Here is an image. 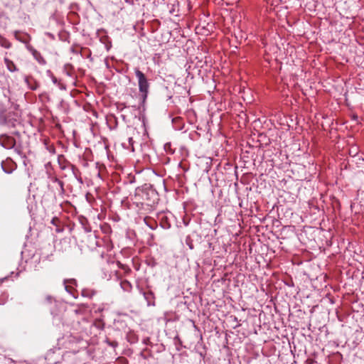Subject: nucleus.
Segmentation results:
<instances>
[{
  "label": "nucleus",
  "mask_w": 364,
  "mask_h": 364,
  "mask_svg": "<svg viewBox=\"0 0 364 364\" xmlns=\"http://www.w3.org/2000/svg\"><path fill=\"white\" fill-rule=\"evenodd\" d=\"M191 236L194 239V241L200 242V240L202 239L201 233H198L196 230H195L192 232V235Z\"/></svg>",
  "instance_id": "36"
},
{
  "label": "nucleus",
  "mask_w": 364,
  "mask_h": 364,
  "mask_svg": "<svg viewBox=\"0 0 364 364\" xmlns=\"http://www.w3.org/2000/svg\"><path fill=\"white\" fill-rule=\"evenodd\" d=\"M97 291L95 289L84 288L81 291V295L83 297H87L89 299L92 298L94 295H95Z\"/></svg>",
  "instance_id": "20"
},
{
  "label": "nucleus",
  "mask_w": 364,
  "mask_h": 364,
  "mask_svg": "<svg viewBox=\"0 0 364 364\" xmlns=\"http://www.w3.org/2000/svg\"><path fill=\"white\" fill-rule=\"evenodd\" d=\"M6 279V277H4L3 279H0V284L5 280Z\"/></svg>",
  "instance_id": "62"
},
{
  "label": "nucleus",
  "mask_w": 364,
  "mask_h": 364,
  "mask_svg": "<svg viewBox=\"0 0 364 364\" xmlns=\"http://www.w3.org/2000/svg\"><path fill=\"white\" fill-rule=\"evenodd\" d=\"M96 305H93L92 309L94 310L95 313H101L104 311V307L99 306L97 309H95Z\"/></svg>",
  "instance_id": "46"
},
{
  "label": "nucleus",
  "mask_w": 364,
  "mask_h": 364,
  "mask_svg": "<svg viewBox=\"0 0 364 364\" xmlns=\"http://www.w3.org/2000/svg\"><path fill=\"white\" fill-rule=\"evenodd\" d=\"M174 341L176 349L180 350L182 348V341L178 335L174 338Z\"/></svg>",
  "instance_id": "40"
},
{
  "label": "nucleus",
  "mask_w": 364,
  "mask_h": 364,
  "mask_svg": "<svg viewBox=\"0 0 364 364\" xmlns=\"http://www.w3.org/2000/svg\"><path fill=\"white\" fill-rule=\"evenodd\" d=\"M164 150L169 154H173L175 152V150L172 149V144L171 142H167L164 144Z\"/></svg>",
  "instance_id": "35"
},
{
  "label": "nucleus",
  "mask_w": 364,
  "mask_h": 364,
  "mask_svg": "<svg viewBox=\"0 0 364 364\" xmlns=\"http://www.w3.org/2000/svg\"><path fill=\"white\" fill-rule=\"evenodd\" d=\"M284 284L289 287H294V283L291 277L284 280Z\"/></svg>",
  "instance_id": "43"
},
{
  "label": "nucleus",
  "mask_w": 364,
  "mask_h": 364,
  "mask_svg": "<svg viewBox=\"0 0 364 364\" xmlns=\"http://www.w3.org/2000/svg\"><path fill=\"white\" fill-rule=\"evenodd\" d=\"M116 107L117 110L122 111L124 108L127 107L126 103L124 102H116L115 103Z\"/></svg>",
  "instance_id": "42"
},
{
  "label": "nucleus",
  "mask_w": 364,
  "mask_h": 364,
  "mask_svg": "<svg viewBox=\"0 0 364 364\" xmlns=\"http://www.w3.org/2000/svg\"><path fill=\"white\" fill-rule=\"evenodd\" d=\"M208 247L211 252H214L215 250V244L211 242H208Z\"/></svg>",
  "instance_id": "47"
},
{
  "label": "nucleus",
  "mask_w": 364,
  "mask_h": 364,
  "mask_svg": "<svg viewBox=\"0 0 364 364\" xmlns=\"http://www.w3.org/2000/svg\"><path fill=\"white\" fill-rule=\"evenodd\" d=\"M185 242L190 250H193L195 248L193 244L194 239L191 235L186 236Z\"/></svg>",
  "instance_id": "33"
},
{
  "label": "nucleus",
  "mask_w": 364,
  "mask_h": 364,
  "mask_svg": "<svg viewBox=\"0 0 364 364\" xmlns=\"http://www.w3.org/2000/svg\"><path fill=\"white\" fill-rule=\"evenodd\" d=\"M127 140H128V144L127 145L125 143H122V146L127 149H131L132 151H134V140H133V138L132 136H128L127 137Z\"/></svg>",
  "instance_id": "30"
},
{
  "label": "nucleus",
  "mask_w": 364,
  "mask_h": 364,
  "mask_svg": "<svg viewBox=\"0 0 364 364\" xmlns=\"http://www.w3.org/2000/svg\"><path fill=\"white\" fill-rule=\"evenodd\" d=\"M349 154H350V155H351L353 156H356L358 155L357 148H355L353 150H350Z\"/></svg>",
  "instance_id": "49"
},
{
  "label": "nucleus",
  "mask_w": 364,
  "mask_h": 364,
  "mask_svg": "<svg viewBox=\"0 0 364 364\" xmlns=\"http://www.w3.org/2000/svg\"><path fill=\"white\" fill-rule=\"evenodd\" d=\"M0 46L5 48H9L11 46V43L0 34Z\"/></svg>",
  "instance_id": "31"
},
{
  "label": "nucleus",
  "mask_w": 364,
  "mask_h": 364,
  "mask_svg": "<svg viewBox=\"0 0 364 364\" xmlns=\"http://www.w3.org/2000/svg\"><path fill=\"white\" fill-rule=\"evenodd\" d=\"M196 351L200 355V358L204 359L205 358V355L207 354L206 348L205 346H203L202 344H200L196 346Z\"/></svg>",
  "instance_id": "27"
},
{
  "label": "nucleus",
  "mask_w": 364,
  "mask_h": 364,
  "mask_svg": "<svg viewBox=\"0 0 364 364\" xmlns=\"http://www.w3.org/2000/svg\"><path fill=\"white\" fill-rule=\"evenodd\" d=\"M82 307H85V304L79 305L78 308L73 311V313L75 314V316L83 315L84 314L85 310H83L82 309Z\"/></svg>",
  "instance_id": "37"
},
{
  "label": "nucleus",
  "mask_w": 364,
  "mask_h": 364,
  "mask_svg": "<svg viewBox=\"0 0 364 364\" xmlns=\"http://www.w3.org/2000/svg\"><path fill=\"white\" fill-rule=\"evenodd\" d=\"M215 254H219L220 252L218 250V247H215V250L214 251Z\"/></svg>",
  "instance_id": "64"
},
{
  "label": "nucleus",
  "mask_w": 364,
  "mask_h": 364,
  "mask_svg": "<svg viewBox=\"0 0 364 364\" xmlns=\"http://www.w3.org/2000/svg\"><path fill=\"white\" fill-rule=\"evenodd\" d=\"M234 321L237 322V324L233 326V328H236L237 327L240 326V323L238 322L237 318L236 316H234Z\"/></svg>",
  "instance_id": "52"
},
{
  "label": "nucleus",
  "mask_w": 364,
  "mask_h": 364,
  "mask_svg": "<svg viewBox=\"0 0 364 364\" xmlns=\"http://www.w3.org/2000/svg\"><path fill=\"white\" fill-rule=\"evenodd\" d=\"M68 167L70 168L75 177V178L77 180V181L80 182V183H83L82 178L81 177V171L79 170L78 168L76 167L74 164H71L70 162H68Z\"/></svg>",
  "instance_id": "14"
},
{
  "label": "nucleus",
  "mask_w": 364,
  "mask_h": 364,
  "mask_svg": "<svg viewBox=\"0 0 364 364\" xmlns=\"http://www.w3.org/2000/svg\"><path fill=\"white\" fill-rule=\"evenodd\" d=\"M46 35L49 36L51 39H54V36L50 33H47Z\"/></svg>",
  "instance_id": "58"
},
{
  "label": "nucleus",
  "mask_w": 364,
  "mask_h": 364,
  "mask_svg": "<svg viewBox=\"0 0 364 364\" xmlns=\"http://www.w3.org/2000/svg\"><path fill=\"white\" fill-rule=\"evenodd\" d=\"M127 333H129V327L126 321L121 318L114 319L109 336H113V338L122 339Z\"/></svg>",
  "instance_id": "5"
},
{
  "label": "nucleus",
  "mask_w": 364,
  "mask_h": 364,
  "mask_svg": "<svg viewBox=\"0 0 364 364\" xmlns=\"http://www.w3.org/2000/svg\"><path fill=\"white\" fill-rule=\"evenodd\" d=\"M167 6L168 8L169 13L176 16H178V14H176V12H178V6L179 3L177 0H174L173 3L168 4Z\"/></svg>",
  "instance_id": "18"
},
{
  "label": "nucleus",
  "mask_w": 364,
  "mask_h": 364,
  "mask_svg": "<svg viewBox=\"0 0 364 364\" xmlns=\"http://www.w3.org/2000/svg\"><path fill=\"white\" fill-rule=\"evenodd\" d=\"M50 152L55 153V148L53 147L52 149H49Z\"/></svg>",
  "instance_id": "63"
},
{
  "label": "nucleus",
  "mask_w": 364,
  "mask_h": 364,
  "mask_svg": "<svg viewBox=\"0 0 364 364\" xmlns=\"http://www.w3.org/2000/svg\"><path fill=\"white\" fill-rule=\"evenodd\" d=\"M174 220V215L169 211H162L156 215V221L158 222L161 228L165 230L170 229Z\"/></svg>",
  "instance_id": "6"
},
{
  "label": "nucleus",
  "mask_w": 364,
  "mask_h": 364,
  "mask_svg": "<svg viewBox=\"0 0 364 364\" xmlns=\"http://www.w3.org/2000/svg\"><path fill=\"white\" fill-rule=\"evenodd\" d=\"M92 326H95L99 330H103L105 326V323L104 320L101 318H96L95 321L92 323Z\"/></svg>",
  "instance_id": "25"
},
{
  "label": "nucleus",
  "mask_w": 364,
  "mask_h": 364,
  "mask_svg": "<svg viewBox=\"0 0 364 364\" xmlns=\"http://www.w3.org/2000/svg\"><path fill=\"white\" fill-rule=\"evenodd\" d=\"M33 58L38 62L41 65H45L46 64V60L44 59V58L41 55V54L36 50H33L32 53Z\"/></svg>",
  "instance_id": "22"
},
{
  "label": "nucleus",
  "mask_w": 364,
  "mask_h": 364,
  "mask_svg": "<svg viewBox=\"0 0 364 364\" xmlns=\"http://www.w3.org/2000/svg\"><path fill=\"white\" fill-rule=\"evenodd\" d=\"M38 86H39L38 83H37V82L35 81V85L30 86V88H31L32 90H36Z\"/></svg>",
  "instance_id": "53"
},
{
  "label": "nucleus",
  "mask_w": 364,
  "mask_h": 364,
  "mask_svg": "<svg viewBox=\"0 0 364 364\" xmlns=\"http://www.w3.org/2000/svg\"><path fill=\"white\" fill-rule=\"evenodd\" d=\"M296 236L295 227L292 225L284 226L280 230L279 239L287 240Z\"/></svg>",
  "instance_id": "8"
},
{
  "label": "nucleus",
  "mask_w": 364,
  "mask_h": 364,
  "mask_svg": "<svg viewBox=\"0 0 364 364\" xmlns=\"http://www.w3.org/2000/svg\"><path fill=\"white\" fill-rule=\"evenodd\" d=\"M28 161H29V160H28V159H23V165H24L25 166H27V162H28Z\"/></svg>",
  "instance_id": "59"
},
{
  "label": "nucleus",
  "mask_w": 364,
  "mask_h": 364,
  "mask_svg": "<svg viewBox=\"0 0 364 364\" xmlns=\"http://www.w3.org/2000/svg\"><path fill=\"white\" fill-rule=\"evenodd\" d=\"M127 341L131 344L135 343L138 341V336L136 333L131 331L129 328V333H127L124 336Z\"/></svg>",
  "instance_id": "21"
},
{
  "label": "nucleus",
  "mask_w": 364,
  "mask_h": 364,
  "mask_svg": "<svg viewBox=\"0 0 364 364\" xmlns=\"http://www.w3.org/2000/svg\"><path fill=\"white\" fill-rule=\"evenodd\" d=\"M65 289L68 293L72 294L74 298H75V299L77 298V296H78L77 291L76 289H75V288L73 287L68 285V284H65Z\"/></svg>",
  "instance_id": "29"
},
{
  "label": "nucleus",
  "mask_w": 364,
  "mask_h": 364,
  "mask_svg": "<svg viewBox=\"0 0 364 364\" xmlns=\"http://www.w3.org/2000/svg\"><path fill=\"white\" fill-rule=\"evenodd\" d=\"M4 62L6 65L7 69L10 72H15V71L18 70V69H17L16 65L14 63V62L12 60H11L10 59H9L8 58H4Z\"/></svg>",
  "instance_id": "23"
},
{
  "label": "nucleus",
  "mask_w": 364,
  "mask_h": 364,
  "mask_svg": "<svg viewBox=\"0 0 364 364\" xmlns=\"http://www.w3.org/2000/svg\"><path fill=\"white\" fill-rule=\"evenodd\" d=\"M16 139L6 134L0 135V145L7 149H14L16 146Z\"/></svg>",
  "instance_id": "7"
},
{
  "label": "nucleus",
  "mask_w": 364,
  "mask_h": 364,
  "mask_svg": "<svg viewBox=\"0 0 364 364\" xmlns=\"http://www.w3.org/2000/svg\"><path fill=\"white\" fill-rule=\"evenodd\" d=\"M51 224L56 226V232H60L63 230V229L59 228V224L60 223V219L58 217H53L50 221Z\"/></svg>",
  "instance_id": "34"
},
{
  "label": "nucleus",
  "mask_w": 364,
  "mask_h": 364,
  "mask_svg": "<svg viewBox=\"0 0 364 364\" xmlns=\"http://www.w3.org/2000/svg\"><path fill=\"white\" fill-rule=\"evenodd\" d=\"M63 283H64V284H68V285H70V286H72V287H73V286L77 287V280L75 279H65Z\"/></svg>",
  "instance_id": "39"
},
{
  "label": "nucleus",
  "mask_w": 364,
  "mask_h": 364,
  "mask_svg": "<svg viewBox=\"0 0 364 364\" xmlns=\"http://www.w3.org/2000/svg\"><path fill=\"white\" fill-rule=\"evenodd\" d=\"M128 179L130 183H134L136 182V178L134 176L129 175Z\"/></svg>",
  "instance_id": "50"
},
{
  "label": "nucleus",
  "mask_w": 364,
  "mask_h": 364,
  "mask_svg": "<svg viewBox=\"0 0 364 364\" xmlns=\"http://www.w3.org/2000/svg\"><path fill=\"white\" fill-rule=\"evenodd\" d=\"M30 78L33 80V77H28V76H26V78H25V81H26L28 84L29 83L28 80H29V79H30Z\"/></svg>",
  "instance_id": "60"
},
{
  "label": "nucleus",
  "mask_w": 364,
  "mask_h": 364,
  "mask_svg": "<svg viewBox=\"0 0 364 364\" xmlns=\"http://www.w3.org/2000/svg\"><path fill=\"white\" fill-rule=\"evenodd\" d=\"M27 48L31 53H33V50H36L33 46L30 45L27 46Z\"/></svg>",
  "instance_id": "54"
},
{
  "label": "nucleus",
  "mask_w": 364,
  "mask_h": 364,
  "mask_svg": "<svg viewBox=\"0 0 364 364\" xmlns=\"http://www.w3.org/2000/svg\"><path fill=\"white\" fill-rule=\"evenodd\" d=\"M257 142L259 143L258 147L264 148L269 146L272 144V139L267 133L259 132L257 135Z\"/></svg>",
  "instance_id": "11"
},
{
  "label": "nucleus",
  "mask_w": 364,
  "mask_h": 364,
  "mask_svg": "<svg viewBox=\"0 0 364 364\" xmlns=\"http://www.w3.org/2000/svg\"><path fill=\"white\" fill-rule=\"evenodd\" d=\"M46 74L51 78L53 82L55 85H57L60 89L61 90H65V85L60 82L53 73V72L50 70H48L46 71Z\"/></svg>",
  "instance_id": "16"
},
{
  "label": "nucleus",
  "mask_w": 364,
  "mask_h": 364,
  "mask_svg": "<svg viewBox=\"0 0 364 364\" xmlns=\"http://www.w3.org/2000/svg\"><path fill=\"white\" fill-rule=\"evenodd\" d=\"M131 263L133 264L134 267L135 268V269L136 271H138L139 269V267H140V264L139 263H135V259L133 258L131 259Z\"/></svg>",
  "instance_id": "45"
},
{
  "label": "nucleus",
  "mask_w": 364,
  "mask_h": 364,
  "mask_svg": "<svg viewBox=\"0 0 364 364\" xmlns=\"http://www.w3.org/2000/svg\"><path fill=\"white\" fill-rule=\"evenodd\" d=\"M118 340L119 338H113V336H107L105 337V342L109 346L115 348L118 346Z\"/></svg>",
  "instance_id": "19"
},
{
  "label": "nucleus",
  "mask_w": 364,
  "mask_h": 364,
  "mask_svg": "<svg viewBox=\"0 0 364 364\" xmlns=\"http://www.w3.org/2000/svg\"><path fill=\"white\" fill-rule=\"evenodd\" d=\"M92 324L85 317L77 318L76 320H73L71 323V330L78 334V336H70L69 341L82 343L86 345L87 342L84 341L83 337H89L92 334Z\"/></svg>",
  "instance_id": "2"
},
{
  "label": "nucleus",
  "mask_w": 364,
  "mask_h": 364,
  "mask_svg": "<svg viewBox=\"0 0 364 364\" xmlns=\"http://www.w3.org/2000/svg\"><path fill=\"white\" fill-rule=\"evenodd\" d=\"M120 285L121 287L126 291H130L132 288L131 283L127 280L122 281Z\"/></svg>",
  "instance_id": "32"
},
{
  "label": "nucleus",
  "mask_w": 364,
  "mask_h": 364,
  "mask_svg": "<svg viewBox=\"0 0 364 364\" xmlns=\"http://www.w3.org/2000/svg\"><path fill=\"white\" fill-rule=\"evenodd\" d=\"M68 161L67 160H65V164H60V163L59 162V164H60V168H61V169H63V170H64V169H65V168H68Z\"/></svg>",
  "instance_id": "51"
},
{
  "label": "nucleus",
  "mask_w": 364,
  "mask_h": 364,
  "mask_svg": "<svg viewBox=\"0 0 364 364\" xmlns=\"http://www.w3.org/2000/svg\"><path fill=\"white\" fill-rule=\"evenodd\" d=\"M13 134H14L15 136H21V134L18 131H15L13 132Z\"/></svg>",
  "instance_id": "57"
},
{
  "label": "nucleus",
  "mask_w": 364,
  "mask_h": 364,
  "mask_svg": "<svg viewBox=\"0 0 364 364\" xmlns=\"http://www.w3.org/2000/svg\"><path fill=\"white\" fill-rule=\"evenodd\" d=\"M14 151L16 152L18 155H20L23 159H27V156L22 151L21 146H17L16 147H14Z\"/></svg>",
  "instance_id": "38"
},
{
  "label": "nucleus",
  "mask_w": 364,
  "mask_h": 364,
  "mask_svg": "<svg viewBox=\"0 0 364 364\" xmlns=\"http://www.w3.org/2000/svg\"><path fill=\"white\" fill-rule=\"evenodd\" d=\"M117 264L118 267L124 270L125 274H129L131 272V268L129 264H123L120 261H117Z\"/></svg>",
  "instance_id": "28"
},
{
  "label": "nucleus",
  "mask_w": 364,
  "mask_h": 364,
  "mask_svg": "<svg viewBox=\"0 0 364 364\" xmlns=\"http://www.w3.org/2000/svg\"><path fill=\"white\" fill-rule=\"evenodd\" d=\"M146 225L151 230H155L158 227V222L156 221V218L146 216L144 219Z\"/></svg>",
  "instance_id": "17"
},
{
  "label": "nucleus",
  "mask_w": 364,
  "mask_h": 364,
  "mask_svg": "<svg viewBox=\"0 0 364 364\" xmlns=\"http://www.w3.org/2000/svg\"><path fill=\"white\" fill-rule=\"evenodd\" d=\"M0 304L1 305L4 304V299L1 297H0Z\"/></svg>",
  "instance_id": "61"
},
{
  "label": "nucleus",
  "mask_w": 364,
  "mask_h": 364,
  "mask_svg": "<svg viewBox=\"0 0 364 364\" xmlns=\"http://www.w3.org/2000/svg\"><path fill=\"white\" fill-rule=\"evenodd\" d=\"M51 180L53 182L57 183V185L59 186V187L60 188V193L62 195L65 194V190L64 188V182L63 181L60 180L57 176L52 177Z\"/></svg>",
  "instance_id": "24"
},
{
  "label": "nucleus",
  "mask_w": 364,
  "mask_h": 364,
  "mask_svg": "<svg viewBox=\"0 0 364 364\" xmlns=\"http://www.w3.org/2000/svg\"><path fill=\"white\" fill-rule=\"evenodd\" d=\"M134 73L138 79L139 91L141 101L138 109H140L141 107H144L149 94L150 83L145 74L141 71L139 68H134Z\"/></svg>",
  "instance_id": "4"
},
{
  "label": "nucleus",
  "mask_w": 364,
  "mask_h": 364,
  "mask_svg": "<svg viewBox=\"0 0 364 364\" xmlns=\"http://www.w3.org/2000/svg\"><path fill=\"white\" fill-rule=\"evenodd\" d=\"M79 220L85 232L91 231V228L88 224V221L85 217H80Z\"/></svg>",
  "instance_id": "26"
},
{
  "label": "nucleus",
  "mask_w": 364,
  "mask_h": 364,
  "mask_svg": "<svg viewBox=\"0 0 364 364\" xmlns=\"http://www.w3.org/2000/svg\"><path fill=\"white\" fill-rule=\"evenodd\" d=\"M174 97L172 87L166 86L159 92V97L162 100H171Z\"/></svg>",
  "instance_id": "12"
},
{
  "label": "nucleus",
  "mask_w": 364,
  "mask_h": 364,
  "mask_svg": "<svg viewBox=\"0 0 364 364\" xmlns=\"http://www.w3.org/2000/svg\"><path fill=\"white\" fill-rule=\"evenodd\" d=\"M14 0H10L9 1L6 2L5 4V6L6 8H9L10 9H12L15 7L14 4L12 2Z\"/></svg>",
  "instance_id": "44"
},
{
  "label": "nucleus",
  "mask_w": 364,
  "mask_h": 364,
  "mask_svg": "<svg viewBox=\"0 0 364 364\" xmlns=\"http://www.w3.org/2000/svg\"><path fill=\"white\" fill-rule=\"evenodd\" d=\"M279 152V149L273 147V149H267L264 151L263 159H266L268 161L274 162V159L273 156L276 155Z\"/></svg>",
  "instance_id": "13"
},
{
  "label": "nucleus",
  "mask_w": 364,
  "mask_h": 364,
  "mask_svg": "<svg viewBox=\"0 0 364 364\" xmlns=\"http://www.w3.org/2000/svg\"><path fill=\"white\" fill-rule=\"evenodd\" d=\"M146 262L147 265L151 267H154L157 265V262H156L154 258H150L149 259H146Z\"/></svg>",
  "instance_id": "41"
},
{
  "label": "nucleus",
  "mask_w": 364,
  "mask_h": 364,
  "mask_svg": "<svg viewBox=\"0 0 364 364\" xmlns=\"http://www.w3.org/2000/svg\"><path fill=\"white\" fill-rule=\"evenodd\" d=\"M27 48L31 53H33V50H36L33 46L30 45L27 46Z\"/></svg>",
  "instance_id": "55"
},
{
  "label": "nucleus",
  "mask_w": 364,
  "mask_h": 364,
  "mask_svg": "<svg viewBox=\"0 0 364 364\" xmlns=\"http://www.w3.org/2000/svg\"><path fill=\"white\" fill-rule=\"evenodd\" d=\"M189 223H190V220H186V219H183V224H184L186 226H188V225H189Z\"/></svg>",
  "instance_id": "56"
},
{
  "label": "nucleus",
  "mask_w": 364,
  "mask_h": 364,
  "mask_svg": "<svg viewBox=\"0 0 364 364\" xmlns=\"http://www.w3.org/2000/svg\"><path fill=\"white\" fill-rule=\"evenodd\" d=\"M21 124V114L14 111H7L1 105H0V125L9 128H15Z\"/></svg>",
  "instance_id": "3"
},
{
  "label": "nucleus",
  "mask_w": 364,
  "mask_h": 364,
  "mask_svg": "<svg viewBox=\"0 0 364 364\" xmlns=\"http://www.w3.org/2000/svg\"><path fill=\"white\" fill-rule=\"evenodd\" d=\"M1 167L4 173L10 174L16 169L17 164L11 158L8 157L5 161H2Z\"/></svg>",
  "instance_id": "9"
},
{
  "label": "nucleus",
  "mask_w": 364,
  "mask_h": 364,
  "mask_svg": "<svg viewBox=\"0 0 364 364\" xmlns=\"http://www.w3.org/2000/svg\"><path fill=\"white\" fill-rule=\"evenodd\" d=\"M132 200L137 207H142L144 205L153 207L158 204L160 198L157 191L153 185L144 183L135 189Z\"/></svg>",
  "instance_id": "1"
},
{
  "label": "nucleus",
  "mask_w": 364,
  "mask_h": 364,
  "mask_svg": "<svg viewBox=\"0 0 364 364\" xmlns=\"http://www.w3.org/2000/svg\"><path fill=\"white\" fill-rule=\"evenodd\" d=\"M172 88L173 92H174L173 97H175L176 99L180 100L181 97L186 98L189 95V91L186 89V87L174 84Z\"/></svg>",
  "instance_id": "10"
},
{
  "label": "nucleus",
  "mask_w": 364,
  "mask_h": 364,
  "mask_svg": "<svg viewBox=\"0 0 364 364\" xmlns=\"http://www.w3.org/2000/svg\"><path fill=\"white\" fill-rule=\"evenodd\" d=\"M143 294H144L145 299L147 301V304L149 306H150V305L154 306V300H155L154 293L151 290L149 289L147 291H144Z\"/></svg>",
  "instance_id": "15"
},
{
  "label": "nucleus",
  "mask_w": 364,
  "mask_h": 364,
  "mask_svg": "<svg viewBox=\"0 0 364 364\" xmlns=\"http://www.w3.org/2000/svg\"><path fill=\"white\" fill-rule=\"evenodd\" d=\"M46 300L48 302V303H52L53 301H55V299L53 296H52L51 295H48L46 297Z\"/></svg>",
  "instance_id": "48"
}]
</instances>
